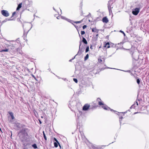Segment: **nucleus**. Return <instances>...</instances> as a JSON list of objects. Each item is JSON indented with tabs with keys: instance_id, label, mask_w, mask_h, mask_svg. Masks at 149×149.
<instances>
[{
	"instance_id": "nucleus-1",
	"label": "nucleus",
	"mask_w": 149,
	"mask_h": 149,
	"mask_svg": "<svg viewBox=\"0 0 149 149\" xmlns=\"http://www.w3.org/2000/svg\"><path fill=\"white\" fill-rule=\"evenodd\" d=\"M21 44L19 42L13 40L10 41V54L14 55L17 52L21 54Z\"/></svg>"
},
{
	"instance_id": "nucleus-2",
	"label": "nucleus",
	"mask_w": 149,
	"mask_h": 149,
	"mask_svg": "<svg viewBox=\"0 0 149 149\" xmlns=\"http://www.w3.org/2000/svg\"><path fill=\"white\" fill-rule=\"evenodd\" d=\"M31 25V24L30 23H28L26 22H24L23 25V27L24 30V33L25 32L26 30L28 29L27 28L29 26L30 27V29L27 32V33L28 32L32 27V26Z\"/></svg>"
},
{
	"instance_id": "nucleus-3",
	"label": "nucleus",
	"mask_w": 149,
	"mask_h": 149,
	"mask_svg": "<svg viewBox=\"0 0 149 149\" xmlns=\"http://www.w3.org/2000/svg\"><path fill=\"white\" fill-rule=\"evenodd\" d=\"M101 99L100 98H97V100L99 101L98 102V104L100 105H102L103 106L102 107L105 110H109V109H110L111 111H113V110L112 109H111L110 108L107 107L106 105L104 104L102 102L99 101V100H101Z\"/></svg>"
},
{
	"instance_id": "nucleus-4",
	"label": "nucleus",
	"mask_w": 149,
	"mask_h": 149,
	"mask_svg": "<svg viewBox=\"0 0 149 149\" xmlns=\"http://www.w3.org/2000/svg\"><path fill=\"white\" fill-rule=\"evenodd\" d=\"M140 9L138 8H136L132 10V13L134 15H137L139 13Z\"/></svg>"
},
{
	"instance_id": "nucleus-5",
	"label": "nucleus",
	"mask_w": 149,
	"mask_h": 149,
	"mask_svg": "<svg viewBox=\"0 0 149 149\" xmlns=\"http://www.w3.org/2000/svg\"><path fill=\"white\" fill-rule=\"evenodd\" d=\"M1 13L5 17H7L9 16V13L6 10H3L1 11Z\"/></svg>"
},
{
	"instance_id": "nucleus-6",
	"label": "nucleus",
	"mask_w": 149,
	"mask_h": 149,
	"mask_svg": "<svg viewBox=\"0 0 149 149\" xmlns=\"http://www.w3.org/2000/svg\"><path fill=\"white\" fill-rule=\"evenodd\" d=\"M90 107L89 104H85L83 107V110L84 111H86Z\"/></svg>"
},
{
	"instance_id": "nucleus-7",
	"label": "nucleus",
	"mask_w": 149,
	"mask_h": 149,
	"mask_svg": "<svg viewBox=\"0 0 149 149\" xmlns=\"http://www.w3.org/2000/svg\"><path fill=\"white\" fill-rule=\"evenodd\" d=\"M16 12H14L12 15V16L10 18V20H13L14 19L16 18V16H15Z\"/></svg>"
},
{
	"instance_id": "nucleus-8",
	"label": "nucleus",
	"mask_w": 149,
	"mask_h": 149,
	"mask_svg": "<svg viewBox=\"0 0 149 149\" xmlns=\"http://www.w3.org/2000/svg\"><path fill=\"white\" fill-rule=\"evenodd\" d=\"M15 127L16 130H18L19 128L20 127L21 125L19 123H15Z\"/></svg>"
},
{
	"instance_id": "nucleus-9",
	"label": "nucleus",
	"mask_w": 149,
	"mask_h": 149,
	"mask_svg": "<svg viewBox=\"0 0 149 149\" xmlns=\"http://www.w3.org/2000/svg\"><path fill=\"white\" fill-rule=\"evenodd\" d=\"M54 141H56V142L54 143V146L56 148H57L58 146V143L59 144V143L56 138H54Z\"/></svg>"
},
{
	"instance_id": "nucleus-10",
	"label": "nucleus",
	"mask_w": 149,
	"mask_h": 149,
	"mask_svg": "<svg viewBox=\"0 0 149 149\" xmlns=\"http://www.w3.org/2000/svg\"><path fill=\"white\" fill-rule=\"evenodd\" d=\"M102 20L103 22H105L106 23H107L109 21L107 18L106 17H104Z\"/></svg>"
},
{
	"instance_id": "nucleus-11",
	"label": "nucleus",
	"mask_w": 149,
	"mask_h": 149,
	"mask_svg": "<svg viewBox=\"0 0 149 149\" xmlns=\"http://www.w3.org/2000/svg\"><path fill=\"white\" fill-rule=\"evenodd\" d=\"M82 42L85 44H87V40H86V39L84 37H83Z\"/></svg>"
},
{
	"instance_id": "nucleus-12",
	"label": "nucleus",
	"mask_w": 149,
	"mask_h": 149,
	"mask_svg": "<svg viewBox=\"0 0 149 149\" xmlns=\"http://www.w3.org/2000/svg\"><path fill=\"white\" fill-rule=\"evenodd\" d=\"M10 116L11 117L12 119L13 120H14L15 117L13 116V113L11 112H10Z\"/></svg>"
},
{
	"instance_id": "nucleus-13",
	"label": "nucleus",
	"mask_w": 149,
	"mask_h": 149,
	"mask_svg": "<svg viewBox=\"0 0 149 149\" xmlns=\"http://www.w3.org/2000/svg\"><path fill=\"white\" fill-rule=\"evenodd\" d=\"M22 3L19 4L17 8V10H19L22 7Z\"/></svg>"
},
{
	"instance_id": "nucleus-14",
	"label": "nucleus",
	"mask_w": 149,
	"mask_h": 149,
	"mask_svg": "<svg viewBox=\"0 0 149 149\" xmlns=\"http://www.w3.org/2000/svg\"><path fill=\"white\" fill-rule=\"evenodd\" d=\"M105 47H107V48H109L110 47V45H109V42H108L104 46Z\"/></svg>"
},
{
	"instance_id": "nucleus-15",
	"label": "nucleus",
	"mask_w": 149,
	"mask_h": 149,
	"mask_svg": "<svg viewBox=\"0 0 149 149\" xmlns=\"http://www.w3.org/2000/svg\"><path fill=\"white\" fill-rule=\"evenodd\" d=\"M8 49H2L0 51V52H7L8 51Z\"/></svg>"
},
{
	"instance_id": "nucleus-16",
	"label": "nucleus",
	"mask_w": 149,
	"mask_h": 149,
	"mask_svg": "<svg viewBox=\"0 0 149 149\" xmlns=\"http://www.w3.org/2000/svg\"><path fill=\"white\" fill-rule=\"evenodd\" d=\"M108 9H109V12L110 13L111 12H112L111 6H109V5H108Z\"/></svg>"
},
{
	"instance_id": "nucleus-17",
	"label": "nucleus",
	"mask_w": 149,
	"mask_h": 149,
	"mask_svg": "<svg viewBox=\"0 0 149 149\" xmlns=\"http://www.w3.org/2000/svg\"><path fill=\"white\" fill-rule=\"evenodd\" d=\"M83 19L81 20V21H75V22H74V23H75L76 24H79V23H81L83 21Z\"/></svg>"
},
{
	"instance_id": "nucleus-18",
	"label": "nucleus",
	"mask_w": 149,
	"mask_h": 149,
	"mask_svg": "<svg viewBox=\"0 0 149 149\" xmlns=\"http://www.w3.org/2000/svg\"><path fill=\"white\" fill-rule=\"evenodd\" d=\"M88 54H86V56L84 58V60H86L88 58Z\"/></svg>"
},
{
	"instance_id": "nucleus-19",
	"label": "nucleus",
	"mask_w": 149,
	"mask_h": 149,
	"mask_svg": "<svg viewBox=\"0 0 149 149\" xmlns=\"http://www.w3.org/2000/svg\"><path fill=\"white\" fill-rule=\"evenodd\" d=\"M32 146L34 148L36 149L37 148V145L36 144H33L32 145Z\"/></svg>"
},
{
	"instance_id": "nucleus-20",
	"label": "nucleus",
	"mask_w": 149,
	"mask_h": 149,
	"mask_svg": "<svg viewBox=\"0 0 149 149\" xmlns=\"http://www.w3.org/2000/svg\"><path fill=\"white\" fill-rule=\"evenodd\" d=\"M43 135L44 137V139H45V140H47V137L46 136L45 134V132L44 131L43 132Z\"/></svg>"
},
{
	"instance_id": "nucleus-21",
	"label": "nucleus",
	"mask_w": 149,
	"mask_h": 149,
	"mask_svg": "<svg viewBox=\"0 0 149 149\" xmlns=\"http://www.w3.org/2000/svg\"><path fill=\"white\" fill-rule=\"evenodd\" d=\"M89 51V47L88 46L87 47L86 49L85 52H87Z\"/></svg>"
},
{
	"instance_id": "nucleus-22",
	"label": "nucleus",
	"mask_w": 149,
	"mask_h": 149,
	"mask_svg": "<svg viewBox=\"0 0 149 149\" xmlns=\"http://www.w3.org/2000/svg\"><path fill=\"white\" fill-rule=\"evenodd\" d=\"M79 51L78 52V53H79V52L80 51V46L81 45V41H80V42H79Z\"/></svg>"
},
{
	"instance_id": "nucleus-23",
	"label": "nucleus",
	"mask_w": 149,
	"mask_h": 149,
	"mask_svg": "<svg viewBox=\"0 0 149 149\" xmlns=\"http://www.w3.org/2000/svg\"><path fill=\"white\" fill-rule=\"evenodd\" d=\"M85 32L84 31H81V34L82 35H84L85 34Z\"/></svg>"
},
{
	"instance_id": "nucleus-24",
	"label": "nucleus",
	"mask_w": 149,
	"mask_h": 149,
	"mask_svg": "<svg viewBox=\"0 0 149 149\" xmlns=\"http://www.w3.org/2000/svg\"><path fill=\"white\" fill-rule=\"evenodd\" d=\"M74 81L76 83H77V80L76 79L74 78L73 79Z\"/></svg>"
},
{
	"instance_id": "nucleus-25",
	"label": "nucleus",
	"mask_w": 149,
	"mask_h": 149,
	"mask_svg": "<svg viewBox=\"0 0 149 149\" xmlns=\"http://www.w3.org/2000/svg\"><path fill=\"white\" fill-rule=\"evenodd\" d=\"M123 117L122 116H120L119 117L120 122V123H121V120H122L123 119Z\"/></svg>"
},
{
	"instance_id": "nucleus-26",
	"label": "nucleus",
	"mask_w": 149,
	"mask_h": 149,
	"mask_svg": "<svg viewBox=\"0 0 149 149\" xmlns=\"http://www.w3.org/2000/svg\"><path fill=\"white\" fill-rule=\"evenodd\" d=\"M140 81L139 79H137V84H139L140 83Z\"/></svg>"
},
{
	"instance_id": "nucleus-27",
	"label": "nucleus",
	"mask_w": 149,
	"mask_h": 149,
	"mask_svg": "<svg viewBox=\"0 0 149 149\" xmlns=\"http://www.w3.org/2000/svg\"><path fill=\"white\" fill-rule=\"evenodd\" d=\"M61 18L62 19H64L66 20V19H67V18H65V17L63 16H61Z\"/></svg>"
},
{
	"instance_id": "nucleus-28",
	"label": "nucleus",
	"mask_w": 149,
	"mask_h": 149,
	"mask_svg": "<svg viewBox=\"0 0 149 149\" xmlns=\"http://www.w3.org/2000/svg\"><path fill=\"white\" fill-rule=\"evenodd\" d=\"M92 32H96V29H92Z\"/></svg>"
},
{
	"instance_id": "nucleus-29",
	"label": "nucleus",
	"mask_w": 149,
	"mask_h": 149,
	"mask_svg": "<svg viewBox=\"0 0 149 149\" xmlns=\"http://www.w3.org/2000/svg\"><path fill=\"white\" fill-rule=\"evenodd\" d=\"M92 147L93 148V149H97V148L95 146H92Z\"/></svg>"
},
{
	"instance_id": "nucleus-30",
	"label": "nucleus",
	"mask_w": 149,
	"mask_h": 149,
	"mask_svg": "<svg viewBox=\"0 0 149 149\" xmlns=\"http://www.w3.org/2000/svg\"><path fill=\"white\" fill-rule=\"evenodd\" d=\"M66 20H67V21H68V22H70L71 21V20L70 19H68V18H67V19H66Z\"/></svg>"
},
{
	"instance_id": "nucleus-31",
	"label": "nucleus",
	"mask_w": 149,
	"mask_h": 149,
	"mask_svg": "<svg viewBox=\"0 0 149 149\" xmlns=\"http://www.w3.org/2000/svg\"><path fill=\"white\" fill-rule=\"evenodd\" d=\"M98 60V61L99 63H101L102 62V59H99Z\"/></svg>"
},
{
	"instance_id": "nucleus-32",
	"label": "nucleus",
	"mask_w": 149,
	"mask_h": 149,
	"mask_svg": "<svg viewBox=\"0 0 149 149\" xmlns=\"http://www.w3.org/2000/svg\"><path fill=\"white\" fill-rule=\"evenodd\" d=\"M87 27V26L86 25H84L83 26V29H85Z\"/></svg>"
},
{
	"instance_id": "nucleus-33",
	"label": "nucleus",
	"mask_w": 149,
	"mask_h": 149,
	"mask_svg": "<svg viewBox=\"0 0 149 149\" xmlns=\"http://www.w3.org/2000/svg\"><path fill=\"white\" fill-rule=\"evenodd\" d=\"M138 100L139 101V100ZM136 105L137 106H138V102H137V100L136 101Z\"/></svg>"
},
{
	"instance_id": "nucleus-34",
	"label": "nucleus",
	"mask_w": 149,
	"mask_h": 149,
	"mask_svg": "<svg viewBox=\"0 0 149 149\" xmlns=\"http://www.w3.org/2000/svg\"><path fill=\"white\" fill-rule=\"evenodd\" d=\"M74 22V21H73L72 20H71V21L70 22V23H71L73 25V24H73Z\"/></svg>"
},
{
	"instance_id": "nucleus-35",
	"label": "nucleus",
	"mask_w": 149,
	"mask_h": 149,
	"mask_svg": "<svg viewBox=\"0 0 149 149\" xmlns=\"http://www.w3.org/2000/svg\"><path fill=\"white\" fill-rule=\"evenodd\" d=\"M78 54H78H76L73 58H72V60H73L74 59L75 57V56Z\"/></svg>"
},
{
	"instance_id": "nucleus-36",
	"label": "nucleus",
	"mask_w": 149,
	"mask_h": 149,
	"mask_svg": "<svg viewBox=\"0 0 149 149\" xmlns=\"http://www.w3.org/2000/svg\"><path fill=\"white\" fill-rule=\"evenodd\" d=\"M135 105V104L133 105L131 107V108H134V105Z\"/></svg>"
},
{
	"instance_id": "nucleus-37",
	"label": "nucleus",
	"mask_w": 149,
	"mask_h": 149,
	"mask_svg": "<svg viewBox=\"0 0 149 149\" xmlns=\"http://www.w3.org/2000/svg\"><path fill=\"white\" fill-rule=\"evenodd\" d=\"M73 25L77 29V26H76L75 24H73Z\"/></svg>"
},
{
	"instance_id": "nucleus-38",
	"label": "nucleus",
	"mask_w": 149,
	"mask_h": 149,
	"mask_svg": "<svg viewBox=\"0 0 149 149\" xmlns=\"http://www.w3.org/2000/svg\"><path fill=\"white\" fill-rule=\"evenodd\" d=\"M60 17L59 16H58L56 18L58 19H60Z\"/></svg>"
},
{
	"instance_id": "nucleus-39",
	"label": "nucleus",
	"mask_w": 149,
	"mask_h": 149,
	"mask_svg": "<svg viewBox=\"0 0 149 149\" xmlns=\"http://www.w3.org/2000/svg\"><path fill=\"white\" fill-rule=\"evenodd\" d=\"M39 122H40V124H41L42 123V122H41V121L39 119Z\"/></svg>"
},
{
	"instance_id": "nucleus-40",
	"label": "nucleus",
	"mask_w": 149,
	"mask_h": 149,
	"mask_svg": "<svg viewBox=\"0 0 149 149\" xmlns=\"http://www.w3.org/2000/svg\"><path fill=\"white\" fill-rule=\"evenodd\" d=\"M120 31L121 32V33H124V32H123V31Z\"/></svg>"
},
{
	"instance_id": "nucleus-41",
	"label": "nucleus",
	"mask_w": 149,
	"mask_h": 149,
	"mask_svg": "<svg viewBox=\"0 0 149 149\" xmlns=\"http://www.w3.org/2000/svg\"><path fill=\"white\" fill-rule=\"evenodd\" d=\"M90 48L91 49H92L93 48L92 47V46H91L90 47Z\"/></svg>"
},
{
	"instance_id": "nucleus-42",
	"label": "nucleus",
	"mask_w": 149,
	"mask_h": 149,
	"mask_svg": "<svg viewBox=\"0 0 149 149\" xmlns=\"http://www.w3.org/2000/svg\"><path fill=\"white\" fill-rule=\"evenodd\" d=\"M123 113V114H124V113H125V112H121V113Z\"/></svg>"
},
{
	"instance_id": "nucleus-43",
	"label": "nucleus",
	"mask_w": 149,
	"mask_h": 149,
	"mask_svg": "<svg viewBox=\"0 0 149 149\" xmlns=\"http://www.w3.org/2000/svg\"><path fill=\"white\" fill-rule=\"evenodd\" d=\"M0 131L1 132H2L1 131V128H0Z\"/></svg>"
},
{
	"instance_id": "nucleus-44",
	"label": "nucleus",
	"mask_w": 149,
	"mask_h": 149,
	"mask_svg": "<svg viewBox=\"0 0 149 149\" xmlns=\"http://www.w3.org/2000/svg\"><path fill=\"white\" fill-rule=\"evenodd\" d=\"M125 72H129V71H125Z\"/></svg>"
},
{
	"instance_id": "nucleus-45",
	"label": "nucleus",
	"mask_w": 149,
	"mask_h": 149,
	"mask_svg": "<svg viewBox=\"0 0 149 149\" xmlns=\"http://www.w3.org/2000/svg\"><path fill=\"white\" fill-rule=\"evenodd\" d=\"M72 60L71 59V60H69V61H72Z\"/></svg>"
},
{
	"instance_id": "nucleus-46",
	"label": "nucleus",
	"mask_w": 149,
	"mask_h": 149,
	"mask_svg": "<svg viewBox=\"0 0 149 149\" xmlns=\"http://www.w3.org/2000/svg\"><path fill=\"white\" fill-rule=\"evenodd\" d=\"M59 146L60 147V148H61V146L60 145V144H59Z\"/></svg>"
},
{
	"instance_id": "nucleus-47",
	"label": "nucleus",
	"mask_w": 149,
	"mask_h": 149,
	"mask_svg": "<svg viewBox=\"0 0 149 149\" xmlns=\"http://www.w3.org/2000/svg\"><path fill=\"white\" fill-rule=\"evenodd\" d=\"M41 118H43V117L42 116H41Z\"/></svg>"
},
{
	"instance_id": "nucleus-48",
	"label": "nucleus",
	"mask_w": 149,
	"mask_h": 149,
	"mask_svg": "<svg viewBox=\"0 0 149 149\" xmlns=\"http://www.w3.org/2000/svg\"><path fill=\"white\" fill-rule=\"evenodd\" d=\"M79 36L80 37V34H79Z\"/></svg>"
},
{
	"instance_id": "nucleus-49",
	"label": "nucleus",
	"mask_w": 149,
	"mask_h": 149,
	"mask_svg": "<svg viewBox=\"0 0 149 149\" xmlns=\"http://www.w3.org/2000/svg\"><path fill=\"white\" fill-rule=\"evenodd\" d=\"M136 113V112H135V113H134V114H136V113Z\"/></svg>"
},
{
	"instance_id": "nucleus-50",
	"label": "nucleus",
	"mask_w": 149,
	"mask_h": 149,
	"mask_svg": "<svg viewBox=\"0 0 149 149\" xmlns=\"http://www.w3.org/2000/svg\"><path fill=\"white\" fill-rule=\"evenodd\" d=\"M123 34H124V36H125V33H123Z\"/></svg>"
},
{
	"instance_id": "nucleus-51",
	"label": "nucleus",
	"mask_w": 149,
	"mask_h": 149,
	"mask_svg": "<svg viewBox=\"0 0 149 149\" xmlns=\"http://www.w3.org/2000/svg\"><path fill=\"white\" fill-rule=\"evenodd\" d=\"M98 34H97L96 35V36H98Z\"/></svg>"
},
{
	"instance_id": "nucleus-52",
	"label": "nucleus",
	"mask_w": 149,
	"mask_h": 149,
	"mask_svg": "<svg viewBox=\"0 0 149 149\" xmlns=\"http://www.w3.org/2000/svg\"><path fill=\"white\" fill-rule=\"evenodd\" d=\"M58 78H59V79L60 78L59 77H58Z\"/></svg>"
},
{
	"instance_id": "nucleus-53",
	"label": "nucleus",
	"mask_w": 149,
	"mask_h": 149,
	"mask_svg": "<svg viewBox=\"0 0 149 149\" xmlns=\"http://www.w3.org/2000/svg\"><path fill=\"white\" fill-rule=\"evenodd\" d=\"M53 9H54V10H55V9L54 8Z\"/></svg>"
},
{
	"instance_id": "nucleus-54",
	"label": "nucleus",
	"mask_w": 149,
	"mask_h": 149,
	"mask_svg": "<svg viewBox=\"0 0 149 149\" xmlns=\"http://www.w3.org/2000/svg\"><path fill=\"white\" fill-rule=\"evenodd\" d=\"M101 48V47H100H100H99V48Z\"/></svg>"
},
{
	"instance_id": "nucleus-55",
	"label": "nucleus",
	"mask_w": 149,
	"mask_h": 149,
	"mask_svg": "<svg viewBox=\"0 0 149 149\" xmlns=\"http://www.w3.org/2000/svg\"><path fill=\"white\" fill-rule=\"evenodd\" d=\"M33 77H34L33 75Z\"/></svg>"
}]
</instances>
